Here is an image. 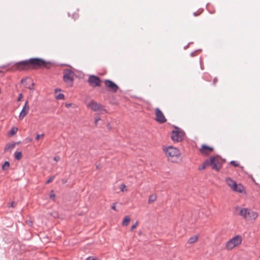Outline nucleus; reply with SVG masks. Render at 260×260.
<instances>
[{
    "label": "nucleus",
    "instance_id": "1",
    "mask_svg": "<svg viewBox=\"0 0 260 260\" xmlns=\"http://www.w3.org/2000/svg\"><path fill=\"white\" fill-rule=\"evenodd\" d=\"M42 66L49 68L44 60L38 58H32L28 60L17 62L16 64V69L19 71H23L37 69Z\"/></svg>",
    "mask_w": 260,
    "mask_h": 260
},
{
    "label": "nucleus",
    "instance_id": "2",
    "mask_svg": "<svg viewBox=\"0 0 260 260\" xmlns=\"http://www.w3.org/2000/svg\"><path fill=\"white\" fill-rule=\"evenodd\" d=\"M164 151L169 160L175 162L180 156L179 149L173 146H169L164 149Z\"/></svg>",
    "mask_w": 260,
    "mask_h": 260
},
{
    "label": "nucleus",
    "instance_id": "3",
    "mask_svg": "<svg viewBox=\"0 0 260 260\" xmlns=\"http://www.w3.org/2000/svg\"><path fill=\"white\" fill-rule=\"evenodd\" d=\"M239 214L248 221L255 220L258 216L257 212L248 208L241 209Z\"/></svg>",
    "mask_w": 260,
    "mask_h": 260
},
{
    "label": "nucleus",
    "instance_id": "4",
    "mask_svg": "<svg viewBox=\"0 0 260 260\" xmlns=\"http://www.w3.org/2000/svg\"><path fill=\"white\" fill-rule=\"evenodd\" d=\"M242 242V238L240 235H236L230 239L225 246V249L228 250H231L234 248L240 245Z\"/></svg>",
    "mask_w": 260,
    "mask_h": 260
},
{
    "label": "nucleus",
    "instance_id": "5",
    "mask_svg": "<svg viewBox=\"0 0 260 260\" xmlns=\"http://www.w3.org/2000/svg\"><path fill=\"white\" fill-rule=\"evenodd\" d=\"M206 164H208L212 169L218 171L221 167L222 160L219 156H211L206 160Z\"/></svg>",
    "mask_w": 260,
    "mask_h": 260
},
{
    "label": "nucleus",
    "instance_id": "6",
    "mask_svg": "<svg viewBox=\"0 0 260 260\" xmlns=\"http://www.w3.org/2000/svg\"><path fill=\"white\" fill-rule=\"evenodd\" d=\"M86 106L88 108L92 111L98 112L100 114L108 113L107 110L104 108V106L93 101H91L87 103Z\"/></svg>",
    "mask_w": 260,
    "mask_h": 260
},
{
    "label": "nucleus",
    "instance_id": "7",
    "mask_svg": "<svg viewBox=\"0 0 260 260\" xmlns=\"http://www.w3.org/2000/svg\"><path fill=\"white\" fill-rule=\"evenodd\" d=\"M184 137V132L178 127H175L172 132L171 137L174 142L182 141Z\"/></svg>",
    "mask_w": 260,
    "mask_h": 260
},
{
    "label": "nucleus",
    "instance_id": "8",
    "mask_svg": "<svg viewBox=\"0 0 260 260\" xmlns=\"http://www.w3.org/2000/svg\"><path fill=\"white\" fill-rule=\"evenodd\" d=\"M74 74L70 70H66L63 73V80L70 86L73 85Z\"/></svg>",
    "mask_w": 260,
    "mask_h": 260
},
{
    "label": "nucleus",
    "instance_id": "9",
    "mask_svg": "<svg viewBox=\"0 0 260 260\" xmlns=\"http://www.w3.org/2000/svg\"><path fill=\"white\" fill-rule=\"evenodd\" d=\"M88 82L90 85L93 87L100 86L102 83V81L100 78L94 75H91L89 76L88 79Z\"/></svg>",
    "mask_w": 260,
    "mask_h": 260
},
{
    "label": "nucleus",
    "instance_id": "10",
    "mask_svg": "<svg viewBox=\"0 0 260 260\" xmlns=\"http://www.w3.org/2000/svg\"><path fill=\"white\" fill-rule=\"evenodd\" d=\"M155 114L156 116L155 119L157 122L160 123H163L166 122L167 119L164 113L159 108H157L155 109Z\"/></svg>",
    "mask_w": 260,
    "mask_h": 260
},
{
    "label": "nucleus",
    "instance_id": "11",
    "mask_svg": "<svg viewBox=\"0 0 260 260\" xmlns=\"http://www.w3.org/2000/svg\"><path fill=\"white\" fill-rule=\"evenodd\" d=\"M104 83L107 88L112 92H115L118 89V86L113 82L110 80H106Z\"/></svg>",
    "mask_w": 260,
    "mask_h": 260
},
{
    "label": "nucleus",
    "instance_id": "12",
    "mask_svg": "<svg viewBox=\"0 0 260 260\" xmlns=\"http://www.w3.org/2000/svg\"><path fill=\"white\" fill-rule=\"evenodd\" d=\"M213 150V147L208 146L205 144H203L201 146V147L200 149V151L202 154L207 155L212 153Z\"/></svg>",
    "mask_w": 260,
    "mask_h": 260
},
{
    "label": "nucleus",
    "instance_id": "13",
    "mask_svg": "<svg viewBox=\"0 0 260 260\" xmlns=\"http://www.w3.org/2000/svg\"><path fill=\"white\" fill-rule=\"evenodd\" d=\"M29 110V106L28 105V102L27 101L25 102L24 105L19 115V118L20 120L23 119L24 117L27 114Z\"/></svg>",
    "mask_w": 260,
    "mask_h": 260
},
{
    "label": "nucleus",
    "instance_id": "14",
    "mask_svg": "<svg viewBox=\"0 0 260 260\" xmlns=\"http://www.w3.org/2000/svg\"><path fill=\"white\" fill-rule=\"evenodd\" d=\"M21 82L22 83H25V87L32 91L35 90L34 83L32 79L30 78L22 79L21 80Z\"/></svg>",
    "mask_w": 260,
    "mask_h": 260
},
{
    "label": "nucleus",
    "instance_id": "15",
    "mask_svg": "<svg viewBox=\"0 0 260 260\" xmlns=\"http://www.w3.org/2000/svg\"><path fill=\"white\" fill-rule=\"evenodd\" d=\"M231 190H232L233 191L245 194L246 191L245 189V187L243 186V185H242L240 183H237L234 185V187H233L232 188H231Z\"/></svg>",
    "mask_w": 260,
    "mask_h": 260
},
{
    "label": "nucleus",
    "instance_id": "16",
    "mask_svg": "<svg viewBox=\"0 0 260 260\" xmlns=\"http://www.w3.org/2000/svg\"><path fill=\"white\" fill-rule=\"evenodd\" d=\"M225 182L228 186L231 189L234 187V185L236 184V182L234 181L231 178H225Z\"/></svg>",
    "mask_w": 260,
    "mask_h": 260
},
{
    "label": "nucleus",
    "instance_id": "17",
    "mask_svg": "<svg viewBox=\"0 0 260 260\" xmlns=\"http://www.w3.org/2000/svg\"><path fill=\"white\" fill-rule=\"evenodd\" d=\"M157 199V196L155 194H152L149 196L148 203L151 204L154 203Z\"/></svg>",
    "mask_w": 260,
    "mask_h": 260
},
{
    "label": "nucleus",
    "instance_id": "18",
    "mask_svg": "<svg viewBox=\"0 0 260 260\" xmlns=\"http://www.w3.org/2000/svg\"><path fill=\"white\" fill-rule=\"evenodd\" d=\"M131 221V218L128 216H125L123 220L122 224L123 226H127Z\"/></svg>",
    "mask_w": 260,
    "mask_h": 260
},
{
    "label": "nucleus",
    "instance_id": "19",
    "mask_svg": "<svg viewBox=\"0 0 260 260\" xmlns=\"http://www.w3.org/2000/svg\"><path fill=\"white\" fill-rule=\"evenodd\" d=\"M198 236H194L192 237H191L188 240V243L189 244H193L196 242L198 241Z\"/></svg>",
    "mask_w": 260,
    "mask_h": 260
},
{
    "label": "nucleus",
    "instance_id": "20",
    "mask_svg": "<svg viewBox=\"0 0 260 260\" xmlns=\"http://www.w3.org/2000/svg\"><path fill=\"white\" fill-rule=\"evenodd\" d=\"M18 131V128L16 127H13L11 128L10 131L8 132V135L12 136L16 134Z\"/></svg>",
    "mask_w": 260,
    "mask_h": 260
},
{
    "label": "nucleus",
    "instance_id": "21",
    "mask_svg": "<svg viewBox=\"0 0 260 260\" xmlns=\"http://www.w3.org/2000/svg\"><path fill=\"white\" fill-rule=\"evenodd\" d=\"M57 89L55 90V98L57 100H63L64 96L62 93H57Z\"/></svg>",
    "mask_w": 260,
    "mask_h": 260
},
{
    "label": "nucleus",
    "instance_id": "22",
    "mask_svg": "<svg viewBox=\"0 0 260 260\" xmlns=\"http://www.w3.org/2000/svg\"><path fill=\"white\" fill-rule=\"evenodd\" d=\"M15 158L17 160H20L22 158V153L20 151H16L14 153Z\"/></svg>",
    "mask_w": 260,
    "mask_h": 260
},
{
    "label": "nucleus",
    "instance_id": "23",
    "mask_svg": "<svg viewBox=\"0 0 260 260\" xmlns=\"http://www.w3.org/2000/svg\"><path fill=\"white\" fill-rule=\"evenodd\" d=\"M15 147V145L13 144H8L5 147L4 151H7L8 150H11Z\"/></svg>",
    "mask_w": 260,
    "mask_h": 260
},
{
    "label": "nucleus",
    "instance_id": "24",
    "mask_svg": "<svg viewBox=\"0 0 260 260\" xmlns=\"http://www.w3.org/2000/svg\"><path fill=\"white\" fill-rule=\"evenodd\" d=\"M10 167V163L8 161L5 162L4 164L3 165V170H7Z\"/></svg>",
    "mask_w": 260,
    "mask_h": 260
},
{
    "label": "nucleus",
    "instance_id": "25",
    "mask_svg": "<svg viewBox=\"0 0 260 260\" xmlns=\"http://www.w3.org/2000/svg\"><path fill=\"white\" fill-rule=\"evenodd\" d=\"M120 188L122 192L127 191V190L126 186L124 184H121L120 185Z\"/></svg>",
    "mask_w": 260,
    "mask_h": 260
},
{
    "label": "nucleus",
    "instance_id": "26",
    "mask_svg": "<svg viewBox=\"0 0 260 260\" xmlns=\"http://www.w3.org/2000/svg\"><path fill=\"white\" fill-rule=\"evenodd\" d=\"M207 166H209V165L208 164H206V160L203 163V164L202 165V167H200L199 168V170H204L205 169Z\"/></svg>",
    "mask_w": 260,
    "mask_h": 260
},
{
    "label": "nucleus",
    "instance_id": "27",
    "mask_svg": "<svg viewBox=\"0 0 260 260\" xmlns=\"http://www.w3.org/2000/svg\"><path fill=\"white\" fill-rule=\"evenodd\" d=\"M55 197V194L54 192V191L51 190L50 191V199H52V200H54Z\"/></svg>",
    "mask_w": 260,
    "mask_h": 260
},
{
    "label": "nucleus",
    "instance_id": "28",
    "mask_svg": "<svg viewBox=\"0 0 260 260\" xmlns=\"http://www.w3.org/2000/svg\"><path fill=\"white\" fill-rule=\"evenodd\" d=\"M230 164H231L232 166H234V167H238V166H239V163H238V162H237V161H234V160H233V161H231L230 162Z\"/></svg>",
    "mask_w": 260,
    "mask_h": 260
},
{
    "label": "nucleus",
    "instance_id": "29",
    "mask_svg": "<svg viewBox=\"0 0 260 260\" xmlns=\"http://www.w3.org/2000/svg\"><path fill=\"white\" fill-rule=\"evenodd\" d=\"M79 13L78 12H75L73 15V18L74 19H77L78 17H79Z\"/></svg>",
    "mask_w": 260,
    "mask_h": 260
},
{
    "label": "nucleus",
    "instance_id": "30",
    "mask_svg": "<svg viewBox=\"0 0 260 260\" xmlns=\"http://www.w3.org/2000/svg\"><path fill=\"white\" fill-rule=\"evenodd\" d=\"M54 176H51L49 178V179L46 181V183L47 184H49L50 183V182H51L52 181H53V180H54Z\"/></svg>",
    "mask_w": 260,
    "mask_h": 260
},
{
    "label": "nucleus",
    "instance_id": "31",
    "mask_svg": "<svg viewBox=\"0 0 260 260\" xmlns=\"http://www.w3.org/2000/svg\"><path fill=\"white\" fill-rule=\"evenodd\" d=\"M101 120V118L100 117H97L95 118L94 120V124L97 125L98 124V122Z\"/></svg>",
    "mask_w": 260,
    "mask_h": 260
},
{
    "label": "nucleus",
    "instance_id": "32",
    "mask_svg": "<svg viewBox=\"0 0 260 260\" xmlns=\"http://www.w3.org/2000/svg\"><path fill=\"white\" fill-rule=\"evenodd\" d=\"M138 221H136V223L135 224H134L132 226V228H131V230L133 231L136 228L137 226L138 225Z\"/></svg>",
    "mask_w": 260,
    "mask_h": 260
},
{
    "label": "nucleus",
    "instance_id": "33",
    "mask_svg": "<svg viewBox=\"0 0 260 260\" xmlns=\"http://www.w3.org/2000/svg\"><path fill=\"white\" fill-rule=\"evenodd\" d=\"M44 136V134L37 135L36 137V139L37 140H38L39 139H40L41 138H43Z\"/></svg>",
    "mask_w": 260,
    "mask_h": 260
},
{
    "label": "nucleus",
    "instance_id": "34",
    "mask_svg": "<svg viewBox=\"0 0 260 260\" xmlns=\"http://www.w3.org/2000/svg\"><path fill=\"white\" fill-rule=\"evenodd\" d=\"M72 106H73V104L72 103H67L65 104V106L68 108L70 107H72Z\"/></svg>",
    "mask_w": 260,
    "mask_h": 260
},
{
    "label": "nucleus",
    "instance_id": "35",
    "mask_svg": "<svg viewBox=\"0 0 260 260\" xmlns=\"http://www.w3.org/2000/svg\"><path fill=\"white\" fill-rule=\"evenodd\" d=\"M60 160V157L58 156H55L54 157V160L55 161H58Z\"/></svg>",
    "mask_w": 260,
    "mask_h": 260
},
{
    "label": "nucleus",
    "instance_id": "36",
    "mask_svg": "<svg viewBox=\"0 0 260 260\" xmlns=\"http://www.w3.org/2000/svg\"><path fill=\"white\" fill-rule=\"evenodd\" d=\"M111 208H112L113 210H115V211H116V210H116V204H115V203H114V204H113V205H112V207H111Z\"/></svg>",
    "mask_w": 260,
    "mask_h": 260
},
{
    "label": "nucleus",
    "instance_id": "37",
    "mask_svg": "<svg viewBox=\"0 0 260 260\" xmlns=\"http://www.w3.org/2000/svg\"><path fill=\"white\" fill-rule=\"evenodd\" d=\"M8 206H9V207H14L15 206L14 203L12 202L11 203L8 204Z\"/></svg>",
    "mask_w": 260,
    "mask_h": 260
},
{
    "label": "nucleus",
    "instance_id": "38",
    "mask_svg": "<svg viewBox=\"0 0 260 260\" xmlns=\"http://www.w3.org/2000/svg\"><path fill=\"white\" fill-rule=\"evenodd\" d=\"M86 260H98L97 258L92 257H88Z\"/></svg>",
    "mask_w": 260,
    "mask_h": 260
},
{
    "label": "nucleus",
    "instance_id": "39",
    "mask_svg": "<svg viewBox=\"0 0 260 260\" xmlns=\"http://www.w3.org/2000/svg\"><path fill=\"white\" fill-rule=\"evenodd\" d=\"M22 96H23L22 94V93H20L19 95V97L18 98L17 101H20L21 100V99L22 98Z\"/></svg>",
    "mask_w": 260,
    "mask_h": 260
},
{
    "label": "nucleus",
    "instance_id": "40",
    "mask_svg": "<svg viewBox=\"0 0 260 260\" xmlns=\"http://www.w3.org/2000/svg\"><path fill=\"white\" fill-rule=\"evenodd\" d=\"M199 15V14H197V13H194V16H197V15Z\"/></svg>",
    "mask_w": 260,
    "mask_h": 260
},
{
    "label": "nucleus",
    "instance_id": "41",
    "mask_svg": "<svg viewBox=\"0 0 260 260\" xmlns=\"http://www.w3.org/2000/svg\"><path fill=\"white\" fill-rule=\"evenodd\" d=\"M216 81H217V79H215L214 80V83H215V82H216Z\"/></svg>",
    "mask_w": 260,
    "mask_h": 260
}]
</instances>
